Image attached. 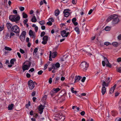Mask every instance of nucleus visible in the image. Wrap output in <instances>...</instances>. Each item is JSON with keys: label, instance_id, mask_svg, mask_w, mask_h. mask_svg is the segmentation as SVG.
I'll return each mask as SVG.
<instances>
[{"label": "nucleus", "instance_id": "f257e3e1", "mask_svg": "<svg viewBox=\"0 0 121 121\" xmlns=\"http://www.w3.org/2000/svg\"><path fill=\"white\" fill-rule=\"evenodd\" d=\"M112 19V24L113 25L117 23L119 21V19L118 18L116 14H114L109 16L107 20V21L108 22Z\"/></svg>", "mask_w": 121, "mask_h": 121}, {"label": "nucleus", "instance_id": "f03ea898", "mask_svg": "<svg viewBox=\"0 0 121 121\" xmlns=\"http://www.w3.org/2000/svg\"><path fill=\"white\" fill-rule=\"evenodd\" d=\"M31 63L29 61H26L24 62L22 66V69L23 72L28 70L31 65Z\"/></svg>", "mask_w": 121, "mask_h": 121}, {"label": "nucleus", "instance_id": "7ed1b4c3", "mask_svg": "<svg viewBox=\"0 0 121 121\" xmlns=\"http://www.w3.org/2000/svg\"><path fill=\"white\" fill-rule=\"evenodd\" d=\"M20 17L19 15L16 17L15 15H11L9 16V19L10 20L17 23L20 20Z\"/></svg>", "mask_w": 121, "mask_h": 121}, {"label": "nucleus", "instance_id": "20e7f679", "mask_svg": "<svg viewBox=\"0 0 121 121\" xmlns=\"http://www.w3.org/2000/svg\"><path fill=\"white\" fill-rule=\"evenodd\" d=\"M88 66V64L85 61L82 62L80 65V68L84 71H86L87 69Z\"/></svg>", "mask_w": 121, "mask_h": 121}, {"label": "nucleus", "instance_id": "39448f33", "mask_svg": "<svg viewBox=\"0 0 121 121\" xmlns=\"http://www.w3.org/2000/svg\"><path fill=\"white\" fill-rule=\"evenodd\" d=\"M11 30L14 33H18L20 32V29L18 26L15 25L12 26Z\"/></svg>", "mask_w": 121, "mask_h": 121}, {"label": "nucleus", "instance_id": "423d86ee", "mask_svg": "<svg viewBox=\"0 0 121 121\" xmlns=\"http://www.w3.org/2000/svg\"><path fill=\"white\" fill-rule=\"evenodd\" d=\"M36 84V83L35 82H34L32 80H30L28 82V84L30 89L32 90L35 87V84Z\"/></svg>", "mask_w": 121, "mask_h": 121}, {"label": "nucleus", "instance_id": "0eeeda50", "mask_svg": "<svg viewBox=\"0 0 121 121\" xmlns=\"http://www.w3.org/2000/svg\"><path fill=\"white\" fill-rule=\"evenodd\" d=\"M55 117L57 120H60V121H63L65 118L64 116H63L60 114H56L55 115Z\"/></svg>", "mask_w": 121, "mask_h": 121}, {"label": "nucleus", "instance_id": "6e6552de", "mask_svg": "<svg viewBox=\"0 0 121 121\" xmlns=\"http://www.w3.org/2000/svg\"><path fill=\"white\" fill-rule=\"evenodd\" d=\"M60 66V64L59 62H57L55 64H53L52 65V68L54 69H57Z\"/></svg>", "mask_w": 121, "mask_h": 121}, {"label": "nucleus", "instance_id": "1a4fd4ad", "mask_svg": "<svg viewBox=\"0 0 121 121\" xmlns=\"http://www.w3.org/2000/svg\"><path fill=\"white\" fill-rule=\"evenodd\" d=\"M45 106L41 104L39 107L38 110L40 112L39 113L40 114H41L43 112V110L44 109V107Z\"/></svg>", "mask_w": 121, "mask_h": 121}, {"label": "nucleus", "instance_id": "9d476101", "mask_svg": "<svg viewBox=\"0 0 121 121\" xmlns=\"http://www.w3.org/2000/svg\"><path fill=\"white\" fill-rule=\"evenodd\" d=\"M69 11V9H68L65 10L63 12V13L64 14V16L66 17H68L70 15L69 13L68 12Z\"/></svg>", "mask_w": 121, "mask_h": 121}, {"label": "nucleus", "instance_id": "9b49d317", "mask_svg": "<svg viewBox=\"0 0 121 121\" xmlns=\"http://www.w3.org/2000/svg\"><path fill=\"white\" fill-rule=\"evenodd\" d=\"M29 35L31 37L33 38H35V36L34 35V33L31 30H30L29 32Z\"/></svg>", "mask_w": 121, "mask_h": 121}, {"label": "nucleus", "instance_id": "f8f14e48", "mask_svg": "<svg viewBox=\"0 0 121 121\" xmlns=\"http://www.w3.org/2000/svg\"><path fill=\"white\" fill-rule=\"evenodd\" d=\"M6 26L8 30H11L12 27L13 26L11 24L9 23H7L6 24Z\"/></svg>", "mask_w": 121, "mask_h": 121}, {"label": "nucleus", "instance_id": "ddd939ff", "mask_svg": "<svg viewBox=\"0 0 121 121\" xmlns=\"http://www.w3.org/2000/svg\"><path fill=\"white\" fill-rule=\"evenodd\" d=\"M116 86V84H115L114 86L111 88L109 91V93L110 94H112L113 93Z\"/></svg>", "mask_w": 121, "mask_h": 121}, {"label": "nucleus", "instance_id": "4468645a", "mask_svg": "<svg viewBox=\"0 0 121 121\" xmlns=\"http://www.w3.org/2000/svg\"><path fill=\"white\" fill-rule=\"evenodd\" d=\"M111 114L112 116L115 117L118 114V113L117 111L113 110L111 111Z\"/></svg>", "mask_w": 121, "mask_h": 121}, {"label": "nucleus", "instance_id": "2eb2a0df", "mask_svg": "<svg viewBox=\"0 0 121 121\" xmlns=\"http://www.w3.org/2000/svg\"><path fill=\"white\" fill-rule=\"evenodd\" d=\"M60 78L58 77H56L54 80H53V83L54 84L58 83L59 82L58 81L60 80Z\"/></svg>", "mask_w": 121, "mask_h": 121}, {"label": "nucleus", "instance_id": "dca6fc26", "mask_svg": "<svg viewBox=\"0 0 121 121\" xmlns=\"http://www.w3.org/2000/svg\"><path fill=\"white\" fill-rule=\"evenodd\" d=\"M14 105L13 104H9L8 107V109L9 110H12L14 108Z\"/></svg>", "mask_w": 121, "mask_h": 121}, {"label": "nucleus", "instance_id": "f3484780", "mask_svg": "<svg viewBox=\"0 0 121 121\" xmlns=\"http://www.w3.org/2000/svg\"><path fill=\"white\" fill-rule=\"evenodd\" d=\"M82 77L79 76H76L75 77L74 82H76L79 81Z\"/></svg>", "mask_w": 121, "mask_h": 121}, {"label": "nucleus", "instance_id": "a211bd4d", "mask_svg": "<svg viewBox=\"0 0 121 121\" xmlns=\"http://www.w3.org/2000/svg\"><path fill=\"white\" fill-rule=\"evenodd\" d=\"M106 88L105 87H102V92L103 95H104L105 93Z\"/></svg>", "mask_w": 121, "mask_h": 121}, {"label": "nucleus", "instance_id": "6ab92c4d", "mask_svg": "<svg viewBox=\"0 0 121 121\" xmlns=\"http://www.w3.org/2000/svg\"><path fill=\"white\" fill-rule=\"evenodd\" d=\"M66 31L65 30H63L61 32V35L63 37H65V35Z\"/></svg>", "mask_w": 121, "mask_h": 121}, {"label": "nucleus", "instance_id": "aec40b11", "mask_svg": "<svg viewBox=\"0 0 121 121\" xmlns=\"http://www.w3.org/2000/svg\"><path fill=\"white\" fill-rule=\"evenodd\" d=\"M102 87H107L108 86V83H106L105 81H103L102 83Z\"/></svg>", "mask_w": 121, "mask_h": 121}, {"label": "nucleus", "instance_id": "412c9836", "mask_svg": "<svg viewBox=\"0 0 121 121\" xmlns=\"http://www.w3.org/2000/svg\"><path fill=\"white\" fill-rule=\"evenodd\" d=\"M57 53L56 52H54L51 53L52 57V58L55 57L57 55Z\"/></svg>", "mask_w": 121, "mask_h": 121}, {"label": "nucleus", "instance_id": "4be33fe9", "mask_svg": "<svg viewBox=\"0 0 121 121\" xmlns=\"http://www.w3.org/2000/svg\"><path fill=\"white\" fill-rule=\"evenodd\" d=\"M31 21L33 22H35L37 21V19L35 16L33 17L31 19Z\"/></svg>", "mask_w": 121, "mask_h": 121}, {"label": "nucleus", "instance_id": "5701e85b", "mask_svg": "<svg viewBox=\"0 0 121 121\" xmlns=\"http://www.w3.org/2000/svg\"><path fill=\"white\" fill-rule=\"evenodd\" d=\"M112 44L115 47H116L118 46L119 44L117 42H114L112 43Z\"/></svg>", "mask_w": 121, "mask_h": 121}, {"label": "nucleus", "instance_id": "b1692460", "mask_svg": "<svg viewBox=\"0 0 121 121\" xmlns=\"http://www.w3.org/2000/svg\"><path fill=\"white\" fill-rule=\"evenodd\" d=\"M20 38L22 42H23L25 40V36L24 35H21L20 36Z\"/></svg>", "mask_w": 121, "mask_h": 121}, {"label": "nucleus", "instance_id": "393cba45", "mask_svg": "<svg viewBox=\"0 0 121 121\" xmlns=\"http://www.w3.org/2000/svg\"><path fill=\"white\" fill-rule=\"evenodd\" d=\"M60 90V88H54L52 89V91H54V92L56 93L59 91Z\"/></svg>", "mask_w": 121, "mask_h": 121}, {"label": "nucleus", "instance_id": "a878e982", "mask_svg": "<svg viewBox=\"0 0 121 121\" xmlns=\"http://www.w3.org/2000/svg\"><path fill=\"white\" fill-rule=\"evenodd\" d=\"M74 30L77 32V34H79L80 32V30L79 28L78 27H76L75 28Z\"/></svg>", "mask_w": 121, "mask_h": 121}, {"label": "nucleus", "instance_id": "bb28decb", "mask_svg": "<svg viewBox=\"0 0 121 121\" xmlns=\"http://www.w3.org/2000/svg\"><path fill=\"white\" fill-rule=\"evenodd\" d=\"M48 37L47 36H44L43 38V40L47 41L48 39Z\"/></svg>", "mask_w": 121, "mask_h": 121}, {"label": "nucleus", "instance_id": "cd10ccee", "mask_svg": "<svg viewBox=\"0 0 121 121\" xmlns=\"http://www.w3.org/2000/svg\"><path fill=\"white\" fill-rule=\"evenodd\" d=\"M16 60L15 59L13 58L11 59L10 61V63L11 64H13L14 62Z\"/></svg>", "mask_w": 121, "mask_h": 121}, {"label": "nucleus", "instance_id": "c85d7f7f", "mask_svg": "<svg viewBox=\"0 0 121 121\" xmlns=\"http://www.w3.org/2000/svg\"><path fill=\"white\" fill-rule=\"evenodd\" d=\"M60 11L58 9L56 10L55 11V15L56 16L58 15Z\"/></svg>", "mask_w": 121, "mask_h": 121}, {"label": "nucleus", "instance_id": "c756f323", "mask_svg": "<svg viewBox=\"0 0 121 121\" xmlns=\"http://www.w3.org/2000/svg\"><path fill=\"white\" fill-rule=\"evenodd\" d=\"M22 15L23 18H26L28 17L27 15L24 12H23L22 13Z\"/></svg>", "mask_w": 121, "mask_h": 121}, {"label": "nucleus", "instance_id": "7c9ffc66", "mask_svg": "<svg viewBox=\"0 0 121 121\" xmlns=\"http://www.w3.org/2000/svg\"><path fill=\"white\" fill-rule=\"evenodd\" d=\"M38 48H36L34 49L33 52V55H34L37 53L38 51Z\"/></svg>", "mask_w": 121, "mask_h": 121}, {"label": "nucleus", "instance_id": "2f4dec72", "mask_svg": "<svg viewBox=\"0 0 121 121\" xmlns=\"http://www.w3.org/2000/svg\"><path fill=\"white\" fill-rule=\"evenodd\" d=\"M4 49L5 50H8L9 51H10L12 50V49L11 48L6 46L5 47Z\"/></svg>", "mask_w": 121, "mask_h": 121}, {"label": "nucleus", "instance_id": "473e14b6", "mask_svg": "<svg viewBox=\"0 0 121 121\" xmlns=\"http://www.w3.org/2000/svg\"><path fill=\"white\" fill-rule=\"evenodd\" d=\"M30 101H29L28 103L26 105L25 107L26 108H28L30 105Z\"/></svg>", "mask_w": 121, "mask_h": 121}, {"label": "nucleus", "instance_id": "72a5a7b5", "mask_svg": "<svg viewBox=\"0 0 121 121\" xmlns=\"http://www.w3.org/2000/svg\"><path fill=\"white\" fill-rule=\"evenodd\" d=\"M74 88L73 87H71V91L72 93L76 94L77 93V91L74 90Z\"/></svg>", "mask_w": 121, "mask_h": 121}, {"label": "nucleus", "instance_id": "f704fd0d", "mask_svg": "<svg viewBox=\"0 0 121 121\" xmlns=\"http://www.w3.org/2000/svg\"><path fill=\"white\" fill-rule=\"evenodd\" d=\"M105 30L106 31H108L110 30V28L109 26H106L105 28Z\"/></svg>", "mask_w": 121, "mask_h": 121}, {"label": "nucleus", "instance_id": "c9c22d12", "mask_svg": "<svg viewBox=\"0 0 121 121\" xmlns=\"http://www.w3.org/2000/svg\"><path fill=\"white\" fill-rule=\"evenodd\" d=\"M39 23L41 25H44L45 23V21L44 20H42L41 21H40Z\"/></svg>", "mask_w": 121, "mask_h": 121}, {"label": "nucleus", "instance_id": "e433bc0d", "mask_svg": "<svg viewBox=\"0 0 121 121\" xmlns=\"http://www.w3.org/2000/svg\"><path fill=\"white\" fill-rule=\"evenodd\" d=\"M106 64L107 67H108L110 68H111V65L109 63V61L107 63H106Z\"/></svg>", "mask_w": 121, "mask_h": 121}, {"label": "nucleus", "instance_id": "4c0bfd02", "mask_svg": "<svg viewBox=\"0 0 121 121\" xmlns=\"http://www.w3.org/2000/svg\"><path fill=\"white\" fill-rule=\"evenodd\" d=\"M52 52L51 51L50 52V54L49 55V60L50 61H51L52 60V58H51L52 55H51Z\"/></svg>", "mask_w": 121, "mask_h": 121}, {"label": "nucleus", "instance_id": "58836bf2", "mask_svg": "<svg viewBox=\"0 0 121 121\" xmlns=\"http://www.w3.org/2000/svg\"><path fill=\"white\" fill-rule=\"evenodd\" d=\"M4 25L0 26V31H2L4 29Z\"/></svg>", "mask_w": 121, "mask_h": 121}, {"label": "nucleus", "instance_id": "ea45409f", "mask_svg": "<svg viewBox=\"0 0 121 121\" xmlns=\"http://www.w3.org/2000/svg\"><path fill=\"white\" fill-rule=\"evenodd\" d=\"M104 44L106 46H108L111 44V43L108 42H105Z\"/></svg>", "mask_w": 121, "mask_h": 121}, {"label": "nucleus", "instance_id": "a19ab883", "mask_svg": "<svg viewBox=\"0 0 121 121\" xmlns=\"http://www.w3.org/2000/svg\"><path fill=\"white\" fill-rule=\"evenodd\" d=\"M64 101L63 99H58L57 101L58 102H59L60 103H62Z\"/></svg>", "mask_w": 121, "mask_h": 121}, {"label": "nucleus", "instance_id": "79ce46f5", "mask_svg": "<svg viewBox=\"0 0 121 121\" xmlns=\"http://www.w3.org/2000/svg\"><path fill=\"white\" fill-rule=\"evenodd\" d=\"M55 93L54 91H52V90L50 92V94L52 96H53L55 95Z\"/></svg>", "mask_w": 121, "mask_h": 121}, {"label": "nucleus", "instance_id": "37998d69", "mask_svg": "<svg viewBox=\"0 0 121 121\" xmlns=\"http://www.w3.org/2000/svg\"><path fill=\"white\" fill-rule=\"evenodd\" d=\"M19 9L21 11H23L24 10V8L23 7L21 6L19 8Z\"/></svg>", "mask_w": 121, "mask_h": 121}, {"label": "nucleus", "instance_id": "c03bdc74", "mask_svg": "<svg viewBox=\"0 0 121 121\" xmlns=\"http://www.w3.org/2000/svg\"><path fill=\"white\" fill-rule=\"evenodd\" d=\"M9 36V33H6L5 35V38L6 39H7Z\"/></svg>", "mask_w": 121, "mask_h": 121}, {"label": "nucleus", "instance_id": "a18cd8bd", "mask_svg": "<svg viewBox=\"0 0 121 121\" xmlns=\"http://www.w3.org/2000/svg\"><path fill=\"white\" fill-rule=\"evenodd\" d=\"M15 34L13 32H11L10 34L9 38H11L12 36L14 35Z\"/></svg>", "mask_w": 121, "mask_h": 121}, {"label": "nucleus", "instance_id": "49530a36", "mask_svg": "<svg viewBox=\"0 0 121 121\" xmlns=\"http://www.w3.org/2000/svg\"><path fill=\"white\" fill-rule=\"evenodd\" d=\"M117 70L119 72L121 73V67L118 68Z\"/></svg>", "mask_w": 121, "mask_h": 121}, {"label": "nucleus", "instance_id": "de8ad7c7", "mask_svg": "<svg viewBox=\"0 0 121 121\" xmlns=\"http://www.w3.org/2000/svg\"><path fill=\"white\" fill-rule=\"evenodd\" d=\"M26 34V32L25 31H22L21 33V35H24L25 36V35Z\"/></svg>", "mask_w": 121, "mask_h": 121}, {"label": "nucleus", "instance_id": "09e8293b", "mask_svg": "<svg viewBox=\"0 0 121 121\" xmlns=\"http://www.w3.org/2000/svg\"><path fill=\"white\" fill-rule=\"evenodd\" d=\"M13 13L15 14H16V15L17 14V10H13Z\"/></svg>", "mask_w": 121, "mask_h": 121}, {"label": "nucleus", "instance_id": "8fccbe9b", "mask_svg": "<svg viewBox=\"0 0 121 121\" xmlns=\"http://www.w3.org/2000/svg\"><path fill=\"white\" fill-rule=\"evenodd\" d=\"M45 34V33L44 31H43L41 33L40 36L41 37L43 36Z\"/></svg>", "mask_w": 121, "mask_h": 121}, {"label": "nucleus", "instance_id": "3c124183", "mask_svg": "<svg viewBox=\"0 0 121 121\" xmlns=\"http://www.w3.org/2000/svg\"><path fill=\"white\" fill-rule=\"evenodd\" d=\"M104 61H105V62L106 63V64L108 62H109L108 60L106 58V57H104Z\"/></svg>", "mask_w": 121, "mask_h": 121}, {"label": "nucleus", "instance_id": "603ef678", "mask_svg": "<svg viewBox=\"0 0 121 121\" xmlns=\"http://www.w3.org/2000/svg\"><path fill=\"white\" fill-rule=\"evenodd\" d=\"M72 22L73 23H74V22H75L76 21V18L74 17V18H73L72 19Z\"/></svg>", "mask_w": 121, "mask_h": 121}, {"label": "nucleus", "instance_id": "864d4df0", "mask_svg": "<svg viewBox=\"0 0 121 121\" xmlns=\"http://www.w3.org/2000/svg\"><path fill=\"white\" fill-rule=\"evenodd\" d=\"M48 21L49 22L51 21V22H52L54 21V20L53 19V18H50L49 19Z\"/></svg>", "mask_w": 121, "mask_h": 121}, {"label": "nucleus", "instance_id": "5fc2aeb1", "mask_svg": "<svg viewBox=\"0 0 121 121\" xmlns=\"http://www.w3.org/2000/svg\"><path fill=\"white\" fill-rule=\"evenodd\" d=\"M47 24L49 26H51L52 25V22H47Z\"/></svg>", "mask_w": 121, "mask_h": 121}, {"label": "nucleus", "instance_id": "6e6d98bb", "mask_svg": "<svg viewBox=\"0 0 121 121\" xmlns=\"http://www.w3.org/2000/svg\"><path fill=\"white\" fill-rule=\"evenodd\" d=\"M28 21V19H25L23 21V22L24 25H25L26 23Z\"/></svg>", "mask_w": 121, "mask_h": 121}, {"label": "nucleus", "instance_id": "4d7b16f0", "mask_svg": "<svg viewBox=\"0 0 121 121\" xmlns=\"http://www.w3.org/2000/svg\"><path fill=\"white\" fill-rule=\"evenodd\" d=\"M20 51L21 53H22L24 54L25 53L24 51L21 48L20 49Z\"/></svg>", "mask_w": 121, "mask_h": 121}, {"label": "nucleus", "instance_id": "13d9d810", "mask_svg": "<svg viewBox=\"0 0 121 121\" xmlns=\"http://www.w3.org/2000/svg\"><path fill=\"white\" fill-rule=\"evenodd\" d=\"M43 72V71L42 70H40L38 71V75H41Z\"/></svg>", "mask_w": 121, "mask_h": 121}, {"label": "nucleus", "instance_id": "bf43d9fd", "mask_svg": "<svg viewBox=\"0 0 121 121\" xmlns=\"http://www.w3.org/2000/svg\"><path fill=\"white\" fill-rule=\"evenodd\" d=\"M117 39L119 40H121V34H120L117 37Z\"/></svg>", "mask_w": 121, "mask_h": 121}, {"label": "nucleus", "instance_id": "052dcab7", "mask_svg": "<svg viewBox=\"0 0 121 121\" xmlns=\"http://www.w3.org/2000/svg\"><path fill=\"white\" fill-rule=\"evenodd\" d=\"M49 83L50 84H51L52 82V78H49V80L48 81Z\"/></svg>", "mask_w": 121, "mask_h": 121}, {"label": "nucleus", "instance_id": "680f3d73", "mask_svg": "<svg viewBox=\"0 0 121 121\" xmlns=\"http://www.w3.org/2000/svg\"><path fill=\"white\" fill-rule=\"evenodd\" d=\"M85 114V112L84 111H82V112L81 113H80V114L81 115H82V116H83Z\"/></svg>", "mask_w": 121, "mask_h": 121}, {"label": "nucleus", "instance_id": "e2e57ef3", "mask_svg": "<svg viewBox=\"0 0 121 121\" xmlns=\"http://www.w3.org/2000/svg\"><path fill=\"white\" fill-rule=\"evenodd\" d=\"M47 43V41L43 40V41L42 42V43L43 44L45 45Z\"/></svg>", "mask_w": 121, "mask_h": 121}, {"label": "nucleus", "instance_id": "0e129e2a", "mask_svg": "<svg viewBox=\"0 0 121 121\" xmlns=\"http://www.w3.org/2000/svg\"><path fill=\"white\" fill-rule=\"evenodd\" d=\"M86 79V77H84L81 80L82 82H85Z\"/></svg>", "mask_w": 121, "mask_h": 121}, {"label": "nucleus", "instance_id": "69168bd1", "mask_svg": "<svg viewBox=\"0 0 121 121\" xmlns=\"http://www.w3.org/2000/svg\"><path fill=\"white\" fill-rule=\"evenodd\" d=\"M116 120L117 121H121V117H117Z\"/></svg>", "mask_w": 121, "mask_h": 121}, {"label": "nucleus", "instance_id": "338daca9", "mask_svg": "<svg viewBox=\"0 0 121 121\" xmlns=\"http://www.w3.org/2000/svg\"><path fill=\"white\" fill-rule=\"evenodd\" d=\"M36 92L35 91H34L31 94V95L32 96H34L35 95V94H36Z\"/></svg>", "mask_w": 121, "mask_h": 121}, {"label": "nucleus", "instance_id": "774afa93", "mask_svg": "<svg viewBox=\"0 0 121 121\" xmlns=\"http://www.w3.org/2000/svg\"><path fill=\"white\" fill-rule=\"evenodd\" d=\"M93 11V10L92 9H91L88 12V14H91L92 13Z\"/></svg>", "mask_w": 121, "mask_h": 121}]
</instances>
